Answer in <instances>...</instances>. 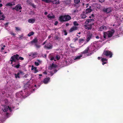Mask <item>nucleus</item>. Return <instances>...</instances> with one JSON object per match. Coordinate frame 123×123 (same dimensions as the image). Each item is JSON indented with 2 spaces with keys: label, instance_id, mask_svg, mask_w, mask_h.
<instances>
[{
  "label": "nucleus",
  "instance_id": "nucleus-18",
  "mask_svg": "<svg viewBox=\"0 0 123 123\" xmlns=\"http://www.w3.org/2000/svg\"><path fill=\"white\" fill-rule=\"evenodd\" d=\"M31 69L33 70V71L34 73H36L38 72V71L37 69V67H34L33 65H32L31 66Z\"/></svg>",
  "mask_w": 123,
  "mask_h": 123
},
{
  "label": "nucleus",
  "instance_id": "nucleus-34",
  "mask_svg": "<svg viewBox=\"0 0 123 123\" xmlns=\"http://www.w3.org/2000/svg\"><path fill=\"white\" fill-rule=\"evenodd\" d=\"M84 41V39L82 38L80 39L79 40V42L80 43H82Z\"/></svg>",
  "mask_w": 123,
  "mask_h": 123
},
{
  "label": "nucleus",
  "instance_id": "nucleus-19",
  "mask_svg": "<svg viewBox=\"0 0 123 123\" xmlns=\"http://www.w3.org/2000/svg\"><path fill=\"white\" fill-rule=\"evenodd\" d=\"M106 29L107 27H106L104 26H102L100 28L99 30H98L102 31L105 30Z\"/></svg>",
  "mask_w": 123,
  "mask_h": 123
},
{
  "label": "nucleus",
  "instance_id": "nucleus-9",
  "mask_svg": "<svg viewBox=\"0 0 123 123\" xmlns=\"http://www.w3.org/2000/svg\"><path fill=\"white\" fill-rule=\"evenodd\" d=\"M22 8L21 6L19 5H17L16 7L13 8V9H15L17 11H18L20 10H21Z\"/></svg>",
  "mask_w": 123,
  "mask_h": 123
},
{
  "label": "nucleus",
  "instance_id": "nucleus-1",
  "mask_svg": "<svg viewBox=\"0 0 123 123\" xmlns=\"http://www.w3.org/2000/svg\"><path fill=\"white\" fill-rule=\"evenodd\" d=\"M96 48V44L94 43L92 44L89 46L88 47L83 51L82 52V54H85L90 52L87 54V56H90L93 53L92 51H94L95 49Z\"/></svg>",
  "mask_w": 123,
  "mask_h": 123
},
{
  "label": "nucleus",
  "instance_id": "nucleus-5",
  "mask_svg": "<svg viewBox=\"0 0 123 123\" xmlns=\"http://www.w3.org/2000/svg\"><path fill=\"white\" fill-rule=\"evenodd\" d=\"M19 56L18 55H14L11 57L10 58V61H14L15 62L17 60L19 59Z\"/></svg>",
  "mask_w": 123,
  "mask_h": 123
},
{
  "label": "nucleus",
  "instance_id": "nucleus-47",
  "mask_svg": "<svg viewBox=\"0 0 123 123\" xmlns=\"http://www.w3.org/2000/svg\"><path fill=\"white\" fill-rule=\"evenodd\" d=\"M73 40H74V41L75 42L76 41L78 40V38L77 37H76V38H74L73 39Z\"/></svg>",
  "mask_w": 123,
  "mask_h": 123
},
{
  "label": "nucleus",
  "instance_id": "nucleus-17",
  "mask_svg": "<svg viewBox=\"0 0 123 123\" xmlns=\"http://www.w3.org/2000/svg\"><path fill=\"white\" fill-rule=\"evenodd\" d=\"M107 60L105 58H102L101 59V61L103 62L102 64L104 65V64L107 63Z\"/></svg>",
  "mask_w": 123,
  "mask_h": 123
},
{
  "label": "nucleus",
  "instance_id": "nucleus-51",
  "mask_svg": "<svg viewBox=\"0 0 123 123\" xmlns=\"http://www.w3.org/2000/svg\"><path fill=\"white\" fill-rule=\"evenodd\" d=\"M104 0H99V2L101 3L104 2Z\"/></svg>",
  "mask_w": 123,
  "mask_h": 123
},
{
  "label": "nucleus",
  "instance_id": "nucleus-20",
  "mask_svg": "<svg viewBox=\"0 0 123 123\" xmlns=\"http://www.w3.org/2000/svg\"><path fill=\"white\" fill-rule=\"evenodd\" d=\"M49 79L50 78L49 77L45 78L43 82L45 84H47L49 81Z\"/></svg>",
  "mask_w": 123,
  "mask_h": 123
},
{
  "label": "nucleus",
  "instance_id": "nucleus-16",
  "mask_svg": "<svg viewBox=\"0 0 123 123\" xmlns=\"http://www.w3.org/2000/svg\"><path fill=\"white\" fill-rule=\"evenodd\" d=\"M52 46L50 43L46 44L44 46V47L49 49H51L52 48Z\"/></svg>",
  "mask_w": 123,
  "mask_h": 123
},
{
  "label": "nucleus",
  "instance_id": "nucleus-25",
  "mask_svg": "<svg viewBox=\"0 0 123 123\" xmlns=\"http://www.w3.org/2000/svg\"><path fill=\"white\" fill-rule=\"evenodd\" d=\"M86 17V16L85 13H83L81 15V18H84Z\"/></svg>",
  "mask_w": 123,
  "mask_h": 123
},
{
  "label": "nucleus",
  "instance_id": "nucleus-11",
  "mask_svg": "<svg viewBox=\"0 0 123 123\" xmlns=\"http://www.w3.org/2000/svg\"><path fill=\"white\" fill-rule=\"evenodd\" d=\"M37 55V53L36 52H32L30 53L29 55L32 58H34Z\"/></svg>",
  "mask_w": 123,
  "mask_h": 123
},
{
  "label": "nucleus",
  "instance_id": "nucleus-36",
  "mask_svg": "<svg viewBox=\"0 0 123 123\" xmlns=\"http://www.w3.org/2000/svg\"><path fill=\"white\" fill-rule=\"evenodd\" d=\"M55 58V60L56 59L57 60H58L60 59V57L59 55H57Z\"/></svg>",
  "mask_w": 123,
  "mask_h": 123
},
{
  "label": "nucleus",
  "instance_id": "nucleus-8",
  "mask_svg": "<svg viewBox=\"0 0 123 123\" xmlns=\"http://www.w3.org/2000/svg\"><path fill=\"white\" fill-rule=\"evenodd\" d=\"M23 92L22 91L17 92L16 94V96L17 98L21 97L23 96Z\"/></svg>",
  "mask_w": 123,
  "mask_h": 123
},
{
  "label": "nucleus",
  "instance_id": "nucleus-50",
  "mask_svg": "<svg viewBox=\"0 0 123 123\" xmlns=\"http://www.w3.org/2000/svg\"><path fill=\"white\" fill-rule=\"evenodd\" d=\"M6 47V46L5 45H4L3 46V47H2L1 48V50H3L4 49V47Z\"/></svg>",
  "mask_w": 123,
  "mask_h": 123
},
{
  "label": "nucleus",
  "instance_id": "nucleus-4",
  "mask_svg": "<svg viewBox=\"0 0 123 123\" xmlns=\"http://www.w3.org/2000/svg\"><path fill=\"white\" fill-rule=\"evenodd\" d=\"M105 55L106 56H109L111 58L112 56V54L111 51L105 50L102 55Z\"/></svg>",
  "mask_w": 123,
  "mask_h": 123
},
{
  "label": "nucleus",
  "instance_id": "nucleus-23",
  "mask_svg": "<svg viewBox=\"0 0 123 123\" xmlns=\"http://www.w3.org/2000/svg\"><path fill=\"white\" fill-rule=\"evenodd\" d=\"M35 21V19H30L28 20V22L30 23H33Z\"/></svg>",
  "mask_w": 123,
  "mask_h": 123
},
{
  "label": "nucleus",
  "instance_id": "nucleus-13",
  "mask_svg": "<svg viewBox=\"0 0 123 123\" xmlns=\"http://www.w3.org/2000/svg\"><path fill=\"white\" fill-rule=\"evenodd\" d=\"M5 18V16L0 11V20H4Z\"/></svg>",
  "mask_w": 123,
  "mask_h": 123
},
{
  "label": "nucleus",
  "instance_id": "nucleus-42",
  "mask_svg": "<svg viewBox=\"0 0 123 123\" xmlns=\"http://www.w3.org/2000/svg\"><path fill=\"white\" fill-rule=\"evenodd\" d=\"M35 46L37 48H39L40 47V46L39 45H37V44H35Z\"/></svg>",
  "mask_w": 123,
  "mask_h": 123
},
{
  "label": "nucleus",
  "instance_id": "nucleus-37",
  "mask_svg": "<svg viewBox=\"0 0 123 123\" xmlns=\"http://www.w3.org/2000/svg\"><path fill=\"white\" fill-rule=\"evenodd\" d=\"M57 65H56L54 64V63H52L51 67L52 68H53V67H57Z\"/></svg>",
  "mask_w": 123,
  "mask_h": 123
},
{
  "label": "nucleus",
  "instance_id": "nucleus-26",
  "mask_svg": "<svg viewBox=\"0 0 123 123\" xmlns=\"http://www.w3.org/2000/svg\"><path fill=\"white\" fill-rule=\"evenodd\" d=\"M82 57L81 55L78 56H75L74 58V60H79L80 59V58Z\"/></svg>",
  "mask_w": 123,
  "mask_h": 123
},
{
  "label": "nucleus",
  "instance_id": "nucleus-55",
  "mask_svg": "<svg viewBox=\"0 0 123 123\" xmlns=\"http://www.w3.org/2000/svg\"><path fill=\"white\" fill-rule=\"evenodd\" d=\"M47 14V12H45L44 13V14L45 15H46Z\"/></svg>",
  "mask_w": 123,
  "mask_h": 123
},
{
  "label": "nucleus",
  "instance_id": "nucleus-10",
  "mask_svg": "<svg viewBox=\"0 0 123 123\" xmlns=\"http://www.w3.org/2000/svg\"><path fill=\"white\" fill-rule=\"evenodd\" d=\"M47 17L49 19H53L55 18L54 15L52 13L49 14L47 16Z\"/></svg>",
  "mask_w": 123,
  "mask_h": 123
},
{
  "label": "nucleus",
  "instance_id": "nucleus-2",
  "mask_svg": "<svg viewBox=\"0 0 123 123\" xmlns=\"http://www.w3.org/2000/svg\"><path fill=\"white\" fill-rule=\"evenodd\" d=\"M94 21L93 19L87 20L85 22V25H84L85 28L88 30L91 29L92 25L93 24Z\"/></svg>",
  "mask_w": 123,
  "mask_h": 123
},
{
  "label": "nucleus",
  "instance_id": "nucleus-57",
  "mask_svg": "<svg viewBox=\"0 0 123 123\" xmlns=\"http://www.w3.org/2000/svg\"><path fill=\"white\" fill-rule=\"evenodd\" d=\"M2 6V5L1 4H0V7H1Z\"/></svg>",
  "mask_w": 123,
  "mask_h": 123
},
{
  "label": "nucleus",
  "instance_id": "nucleus-35",
  "mask_svg": "<svg viewBox=\"0 0 123 123\" xmlns=\"http://www.w3.org/2000/svg\"><path fill=\"white\" fill-rule=\"evenodd\" d=\"M80 1V0H74V2L76 4H78Z\"/></svg>",
  "mask_w": 123,
  "mask_h": 123
},
{
  "label": "nucleus",
  "instance_id": "nucleus-39",
  "mask_svg": "<svg viewBox=\"0 0 123 123\" xmlns=\"http://www.w3.org/2000/svg\"><path fill=\"white\" fill-rule=\"evenodd\" d=\"M50 60H54V61H56V60H55V58L53 57H51L50 58Z\"/></svg>",
  "mask_w": 123,
  "mask_h": 123
},
{
  "label": "nucleus",
  "instance_id": "nucleus-31",
  "mask_svg": "<svg viewBox=\"0 0 123 123\" xmlns=\"http://www.w3.org/2000/svg\"><path fill=\"white\" fill-rule=\"evenodd\" d=\"M20 74L19 73H18L17 74H15V78H19V75Z\"/></svg>",
  "mask_w": 123,
  "mask_h": 123
},
{
  "label": "nucleus",
  "instance_id": "nucleus-21",
  "mask_svg": "<svg viewBox=\"0 0 123 123\" xmlns=\"http://www.w3.org/2000/svg\"><path fill=\"white\" fill-rule=\"evenodd\" d=\"M15 5V3L13 2H11L8 3L7 4L6 6H12L14 5Z\"/></svg>",
  "mask_w": 123,
  "mask_h": 123
},
{
  "label": "nucleus",
  "instance_id": "nucleus-52",
  "mask_svg": "<svg viewBox=\"0 0 123 123\" xmlns=\"http://www.w3.org/2000/svg\"><path fill=\"white\" fill-rule=\"evenodd\" d=\"M58 23V22L57 21H55V25H56Z\"/></svg>",
  "mask_w": 123,
  "mask_h": 123
},
{
  "label": "nucleus",
  "instance_id": "nucleus-63",
  "mask_svg": "<svg viewBox=\"0 0 123 123\" xmlns=\"http://www.w3.org/2000/svg\"><path fill=\"white\" fill-rule=\"evenodd\" d=\"M67 34L66 33L65 34V35H67Z\"/></svg>",
  "mask_w": 123,
  "mask_h": 123
},
{
  "label": "nucleus",
  "instance_id": "nucleus-15",
  "mask_svg": "<svg viewBox=\"0 0 123 123\" xmlns=\"http://www.w3.org/2000/svg\"><path fill=\"white\" fill-rule=\"evenodd\" d=\"M65 21L69 20L71 19V17L68 15H64Z\"/></svg>",
  "mask_w": 123,
  "mask_h": 123
},
{
  "label": "nucleus",
  "instance_id": "nucleus-41",
  "mask_svg": "<svg viewBox=\"0 0 123 123\" xmlns=\"http://www.w3.org/2000/svg\"><path fill=\"white\" fill-rule=\"evenodd\" d=\"M16 30L18 31H19L21 30L20 28L18 27H15Z\"/></svg>",
  "mask_w": 123,
  "mask_h": 123
},
{
  "label": "nucleus",
  "instance_id": "nucleus-38",
  "mask_svg": "<svg viewBox=\"0 0 123 123\" xmlns=\"http://www.w3.org/2000/svg\"><path fill=\"white\" fill-rule=\"evenodd\" d=\"M74 26H76L79 25V24L77 23V22L76 21H74Z\"/></svg>",
  "mask_w": 123,
  "mask_h": 123
},
{
  "label": "nucleus",
  "instance_id": "nucleus-46",
  "mask_svg": "<svg viewBox=\"0 0 123 123\" xmlns=\"http://www.w3.org/2000/svg\"><path fill=\"white\" fill-rule=\"evenodd\" d=\"M20 65L19 64H18L17 65L15 66V67H16L17 68H18L19 67Z\"/></svg>",
  "mask_w": 123,
  "mask_h": 123
},
{
  "label": "nucleus",
  "instance_id": "nucleus-28",
  "mask_svg": "<svg viewBox=\"0 0 123 123\" xmlns=\"http://www.w3.org/2000/svg\"><path fill=\"white\" fill-rule=\"evenodd\" d=\"M37 39L36 38L34 39L31 42V43H36L37 42Z\"/></svg>",
  "mask_w": 123,
  "mask_h": 123
},
{
  "label": "nucleus",
  "instance_id": "nucleus-45",
  "mask_svg": "<svg viewBox=\"0 0 123 123\" xmlns=\"http://www.w3.org/2000/svg\"><path fill=\"white\" fill-rule=\"evenodd\" d=\"M19 59L20 60H24V58H23L22 57H19Z\"/></svg>",
  "mask_w": 123,
  "mask_h": 123
},
{
  "label": "nucleus",
  "instance_id": "nucleus-14",
  "mask_svg": "<svg viewBox=\"0 0 123 123\" xmlns=\"http://www.w3.org/2000/svg\"><path fill=\"white\" fill-rule=\"evenodd\" d=\"M65 18L64 15H62V16H60L59 17V20L61 22H63L65 21Z\"/></svg>",
  "mask_w": 123,
  "mask_h": 123
},
{
  "label": "nucleus",
  "instance_id": "nucleus-3",
  "mask_svg": "<svg viewBox=\"0 0 123 123\" xmlns=\"http://www.w3.org/2000/svg\"><path fill=\"white\" fill-rule=\"evenodd\" d=\"M114 32L113 30H111L107 32H104L103 37L105 38H107L109 37H111Z\"/></svg>",
  "mask_w": 123,
  "mask_h": 123
},
{
  "label": "nucleus",
  "instance_id": "nucleus-7",
  "mask_svg": "<svg viewBox=\"0 0 123 123\" xmlns=\"http://www.w3.org/2000/svg\"><path fill=\"white\" fill-rule=\"evenodd\" d=\"M103 11L107 13H109L111 12L112 9L111 8H104L103 9Z\"/></svg>",
  "mask_w": 123,
  "mask_h": 123
},
{
  "label": "nucleus",
  "instance_id": "nucleus-56",
  "mask_svg": "<svg viewBox=\"0 0 123 123\" xmlns=\"http://www.w3.org/2000/svg\"><path fill=\"white\" fill-rule=\"evenodd\" d=\"M96 38L97 39H98L99 38V37L98 36H97L96 37Z\"/></svg>",
  "mask_w": 123,
  "mask_h": 123
},
{
  "label": "nucleus",
  "instance_id": "nucleus-62",
  "mask_svg": "<svg viewBox=\"0 0 123 123\" xmlns=\"http://www.w3.org/2000/svg\"><path fill=\"white\" fill-rule=\"evenodd\" d=\"M68 25H69V24H66V25L67 26Z\"/></svg>",
  "mask_w": 123,
  "mask_h": 123
},
{
  "label": "nucleus",
  "instance_id": "nucleus-54",
  "mask_svg": "<svg viewBox=\"0 0 123 123\" xmlns=\"http://www.w3.org/2000/svg\"><path fill=\"white\" fill-rule=\"evenodd\" d=\"M46 41H45L43 43V45H44V44H45L46 43Z\"/></svg>",
  "mask_w": 123,
  "mask_h": 123
},
{
  "label": "nucleus",
  "instance_id": "nucleus-27",
  "mask_svg": "<svg viewBox=\"0 0 123 123\" xmlns=\"http://www.w3.org/2000/svg\"><path fill=\"white\" fill-rule=\"evenodd\" d=\"M59 0H55L52 1V2L54 4H58L59 3Z\"/></svg>",
  "mask_w": 123,
  "mask_h": 123
},
{
  "label": "nucleus",
  "instance_id": "nucleus-22",
  "mask_svg": "<svg viewBox=\"0 0 123 123\" xmlns=\"http://www.w3.org/2000/svg\"><path fill=\"white\" fill-rule=\"evenodd\" d=\"M41 62V61L40 60H37L35 62V64L36 66H37Z\"/></svg>",
  "mask_w": 123,
  "mask_h": 123
},
{
  "label": "nucleus",
  "instance_id": "nucleus-33",
  "mask_svg": "<svg viewBox=\"0 0 123 123\" xmlns=\"http://www.w3.org/2000/svg\"><path fill=\"white\" fill-rule=\"evenodd\" d=\"M34 34V32H30L28 35V36L29 37H30L31 36L33 35Z\"/></svg>",
  "mask_w": 123,
  "mask_h": 123
},
{
  "label": "nucleus",
  "instance_id": "nucleus-44",
  "mask_svg": "<svg viewBox=\"0 0 123 123\" xmlns=\"http://www.w3.org/2000/svg\"><path fill=\"white\" fill-rule=\"evenodd\" d=\"M23 35H22L21 36L19 35V39H22L23 38Z\"/></svg>",
  "mask_w": 123,
  "mask_h": 123
},
{
  "label": "nucleus",
  "instance_id": "nucleus-59",
  "mask_svg": "<svg viewBox=\"0 0 123 123\" xmlns=\"http://www.w3.org/2000/svg\"><path fill=\"white\" fill-rule=\"evenodd\" d=\"M51 37L50 36H49V37H48V38L49 39Z\"/></svg>",
  "mask_w": 123,
  "mask_h": 123
},
{
  "label": "nucleus",
  "instance_id": "nucleus-30",
  "mask_svg": "<svg viewBox=\"0 0 123 123\" xmlns=\"http://www.w3.org/2000/svg\"><path fill=\"white\" fill-rule=\"evenodd\" d=\"M92 36V35H89L87 37V41L88 42L90 40V39L91 37Z\"/></svg>",
  "mask_w": 123,
  "mask_h": 123
},
{
  "label": "nucleus",
  "instance_id": "nucleus-6",
  "mask_svg": "<svg viewBox=\"0 0 123 123\" xmlns=\"http://www.w3.org/2000/svg\"><path fill=\"white\" fill-rule=\"evenodd\" d=\"M2 109L4 112H6L8 110H9L10 112L12 111L11 109V108L8 106H7L6 105H5L4 106L3 108Z\"/></svg>",
  "mask_w": 123,
  "mask_h": 123
},
{
  "label": "nucleus",
  "instance_id": "nucleus-61",
  "mask_svg": "<svg viewBox=\"0 0 123 123\" xmlns=\"http://www.w3.org/2000/svg\"><path fill=\"white\" fill-rule=\"evenodd\" d=\"M11 64H12V62H14V61H11Z\"/></svg>",
  "mask_w": 123,
  "mask_h": 123
},
{
  "label": "nucleus",
  "instance_id": "nucleus-43",
  "mask_svg": "<svg viewBox=\"0 0 123 123\" xmlns=\"http://www.w3.org/2000/svg\"><path fill=\"white\" fill-rule=\"evenodd\" d=\"M31 0H27V3L29 4H31Z\"/></svg>",
  "mask_w": 123,
  "mask_h": 123
},
{
  "label": "nucleus",
  "instance_id": "nucleus-53",
  "mask_svg": "<svg viewBox=\"0 0 123 123\" xmlns=\"http://www.w3.org/2000/svg\"><path fill=\"white\" fill-rule=\"evenodd\" d=\"M43 73L45 74H47V73L46 72L44 71L43 72Z\"/></svg>",
  "mask_w": 123,
  "mask_h": 123
},
{
  "label": "nucleus",
  "instance_id": "nucleus-64",
  "mask_svg": "<svg viewBox=\"0 0 123 123\" xmlns=\"http://www.w3.org/2000/svg\"><path fill=\"white\" fill-rule=\"evenodd\" d=\"M93 15H93V14H92V16H93Z\"/></svg>",
  "mask_w": 123,
  "mask_h": 123
},
{
  "label": "nucleus",
  "instance_id": "nucleus-32",
  "mask_svg": "<svg viewBox=\"0 0 123 123\" xmlns=\"http://www.w3.org/2000/svg\"><path fill=\"white\" fill-rule=\"evenodd\" d=\"M42 1L47 3H50L51 2V0H42Z\"/></svg>",
  "mask_w": 123,
  "mask_h": 123
},
{
  "label": "nucleus",
  "instance_id": "nucleus-24",
  "mask_svg": "<svg viewBox=\"0 0 123 123\" xmlns=\"http://www.w3.org/2000/svg\"><path fill=\"white\" fill-rule=\"evenodd\" d=\"M92 11V10L90 8H87L85 12L86 14L91 12Z\"/></svg>",
  "mask_w": 123,
  "mask_h": 123
},
{
  "label": "nucleus",
  "instance_id": "nucleus-60",
  "mask_svg": "<svg viewBox=\"0 0 123 123\" xmlns=\"http://www.w3.org/2000/svg\"><path fill=\"white\" fill-rule=\"evenodd\" d=\"M39 75L40 76H42V74H40Z\"/></svg>",
  "mask_w": 123,
  "mask_h": 123
},
{
  "label": "nucleus",
  "instance_id": "nucleus-58",
  "mask_svg": "<svg viewBox=\"0 0 123 123\" xmlns=\"http://www.w3.org/2000/svg\"><path fill=\"white\" fill-rule=\"evenodd\" d=\"M100 57H98V60H99L100 59Z\"/></svg>",
  "mask_w": 123,
  "mask_h": 123
},
{
  "label": "nucleus",
  "instance_id": "nucleus-12",
  "mask_svg": "<svg viewBox=\"0 0 123 123\" xmlns=\"http://www.w3.org/2000/svg\"><path fill=\"white\" fill-rule=\"evenodd\" d=\"M78 29V27L75 26H74L72 27L69 30V31L70 32H73L74 31L77 30Z\"/></svg>",
  "mask_w": 123,
  "mask_h": 123
},
{
  "label": "nucleus",
  "instance_id": "nucleus-48",
  "mask_svg": "<svg viewBox=\"0 0 123 123\" xmlns=\"http://www.w3.org/2000/svg\"><path fill=\"white\" fill-rule=\"evenodd\" d=\"M31 6L34 8H35L36 7V6L33 4H31Z\"/></svg>",
  "mask_w": 123,
  "mask_h": 123
},
{
  "label": "nucleus",
  "instance_id": "nucleus-49",
  "mask_svg": "<svg viewBox=\"0 0 123 123\" xmlns=\"http://www.w3.org/2000/svg\"><path fill=\"white\" fill-rule=\"evenodd\" d=\"M55 39L56 40H59L60 39V38L58 37L57 36H56L55 37Z\"/></svg>",
  "mask_w": 123,
  "mask_h": 123
},
{
  "label": "nucleus",
  "instance_id": "nucleus-40",
  "mask_svg": "<svg viewBox=\"0 0 123 123\" xmlns=\"http://www.w3.org/2000/svg\"><path fill=\"white\" fill-rule=\"evenodd\" d=\"M82 5L83 6H84L85 5L86 6V7H88V4H86L84 3H82Z\"/></svg>",
  "mask_w": 123,
  "mask_h": 123
},
{
  "label": "nucleus",
  "instance_id": "nucleus-29",
  "mask_svg": "<svg viewBox=\"0 0 123 123\" xmlns=\"http://www.w3.org/2000/svg\"><path fill=\"white\" fill-rule=\"evenodd\" d=\"M70 46L72 48V50L73 52L76 51L77 49H75L74 47H72L71 46V45H70Z\"/></svg>",
  "mask_w": 123,
  "mask_h": 123
}]
</instances>
